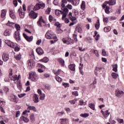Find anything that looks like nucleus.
<instances>
[{"label": "nucleus", "mask_w": 124, "mask_h": 124, "mask_svg": "<svg viewBox=\"0 0 124 124\" xmlns=\"http://www.w3.org/2000/svg\"><path fill=\"white\" fill-rule=\"evenodd\" d=\"M61 13V14H62V20H64V18L66 17V15H67V13H68V9L67 8H64L63 12H62V11L59 10H56L55 11V14L57 16H59Z\"/></svg>", "instance_id": "obj_1"}, {"label": "nucleus", "mask_w": 124, "mask_h": 124, "mask_svg": "<svg viewBox=\"0 0 124 124\" xmlns=\"http://www.w3.org/2000/svg\"><path fill=\"white\" fill-rule=\"evenodd\" d=\"M30 78L31 81L33 82H36L38 79H39V77H38V75L36 74V73L35 72H31L29 74Z\"/></svg>", "instance_id": "obj_2"}, {"label": "nucleus", "mask_w": 124, "mask_h": 124, "mask_svg": "<svg viewBox=\"0 0 124 124\" xmlns=\"http://www.w3.org/2000/svg\"><path fill=\"white\" fill-rule=\"evenodd\" d=\"M45 36L47 39H56L57 38L56 34H54V32L51 31H47Z\"/></svg>", "instance_id": "obj_3"}, {"label": "nucleus", "mask_w": 124, "mask_h": 124, "mask_svg": "<svg viewBox=\"0 0 124 124\" xmlns=\"http://www.w3.org/2000/svg\"><path fill=\"white\" fill-rule=\"evenodd\" d=\"M107 4H109V5H115L116 4V0H109V1H105L102 5L103 8H105Z\"/></svg>", "instance_id": "obj_4"}, {"label": "nucleus", "mask_w": 124, "mask_h": 124, "mask_svg": "<svg viewBox=\"0 0 124 124\" xmlns=\"http://www.w3.org/2000/svg\"><path fill=\"white\" fill-rule=\"evenodd\" d=\"M14 37L15 39V40L17 42L21 41V35H20V31H16L14 34Z\"/></svg>", "instance_id": "obj_5"}, {"label": "nucleus", "mask_w": 124, "mask_h": 124, "mask_svg": "<svg viewBox=\"0 0 124 124\" xmlns=\"http://www.w3.org/2000/svg\"><path fill=\"white\" fill-rule=\"evenodd\" d=\"M45 7V4L44 3H37L34 7L33 10L36 11V10H39L40 8H44Z\"/></svg>", "instance_id": "obj_6"}, {"label": "nucleus", "mask_w": 124, "mask_h": 124, "mask_svg": "<svg viewBox=\"0 0 124 124\" xmlns=\"http://www.w3.org/2000/svg\"><path fill=\"white\" fill-rule=\"evenodd\" d=\"M30 69L33 68V66L35 65V62L32 60H29L27 62Z\"/></svg>", "instance_id": "obj_7"}, {"label": "nucleus", "mask_w": 124, "mask_h": 124, "mask_svg": "<svg viewBox=\"0 0 124 124\" xmlns=\"http://www.w3.org/2000/svg\"><path fill=\"white\" fill-rule=\"evenodd\" d=\"M9 100L13 102H17L18 101V98L16 95L11 94L9 96Z\"/></svg>", "instance_id": "obj_8"}, {"label": "nucleus", "mask_w": 124, "mask_h": 124, "mask_svg": "<svg viewBox=\"0 0 124 124\" xmlns=\"http://www.w3.org/2000/svg\"><path fill=\"white\" fill-rule=\"evenodd\" d=\"M37 92H38V93L39 94L40 99L41 100H44V99H45V96H46L44 93H42V92L40 89H38Z\"/></svg>", "instance_id": "obj_9"}, {"label": "nucleus", "mask_w": 124, "mask_h": 124, "mask_svg": "<svg viewBox=\"0 0 124 124\" xmlns=\"http://www.w3.org/2000/svg\"><path fill=\"white\" fill-rule=\"evenodd\" d=\"M124 92L119 89L116 90L115 91V95L116 96H117V97H122V96L124 95Z\"/></svg>", "instance_id": "obj_10"}, {"label": "nucleus", "mask_w": 124, "mask_h": 124, "mask_svg": "<svg viewBox=\"0 0 124 124\" xmlns=\"http://www.w3.org/2000/svg\"><path fill=\"white\" fill-rule=\"evenodd\" d=\"M29 16L32 19H36L37 18V13H35L33 11H31L29 13Z\"/></svg>", "instance_id": "obj_11"}, {"label": "nucleus", "mask_w": 124, "mask_h": 124, "mask_svg": "<svg viewBox=\"0 0 124 124\" xmlns=\"http://www.w3.org/2000/svg\"><path fill=\"white\" fill-rule=\"evenodd\" d=\"M23 36L25 38V39H26V40L28 41V42H31V41H32V39H33V36H31L30 37H29V36H28L25 33H23Z\"/></svg>", "instance_id": "obj_12"}, {"label": "nucleus", "mask_w": 124, "mask_h": 124, "mask_svg": "<svg viewBox=\"0 0 124 124\" xmlns=\"http://www.w3.org/2000/svg\"><path fill=\"white\" fill-rule=\"evenodd\" d=\"M42 22L44 24H45V21L43 20L42 16H41L39 19V20L37 22V24L39 27H42Z\"/></svg>", "instance_id": "obj_13"}, {"label": "nucleus", "mask_w": 124, "mask_h": 124, "mask_svg": "<svg viewBox=\"0 0 124 124\" xmlns=\"http://www.w3.org/2000/svg\"><path fill=\"white\" fill-rule=\"evenodd\" d=\"M2 59L4 62H7L9 60V55L8 53H4L2 55Z\"/></svg>", "instance_id": "obj_14"}, {"label": "nucleus", "mask_w": 124, "mask_h": 124, "mask_svg": "<svg viewBox=\"0 0 124 124\" xmlns=\"http://www.w3.org/2000/svg\"><path fill=\"white\" fill-rule=\"evenodd\" d=\"M33 101L35 103H37L39 102V96L36 94H34L33 96Z\"/></svg>", "instance_id": "obj_15"}, {"label": "nucleus", "mask_w": 124, "mask_h": 124, "mask_svg": "<svg viewBox=\"0 0 124 124\" xmlns=\"http://www.w3.org/2000/svg\"><path fill=\"white\" fill-rule=\"evenodd\" d=\"M9 11H10V13H9L10 17H11L12 19H13L14 20L15 19H16V16H15V14H14V11L11 10H10Z\"/></svg>", "instance_id": "obj_16"}, {"label": "nucleus", "mask_w": 124, "mask_h": 124, "mask_svg": "<svg viewBox=\"0 0 124 124\" xmlns=\"http://www.w3.org/2000/svg\"><path fill=\"white\" fill-rule=\"evenodd\" d=\"M12 32V31L11 30H7L4 32V35H5V36H10V35H11Z\"/></svg>", "instance_id": "obj_17"}, {"label": "nucleus", "mask_w": 124, "mask_h": 124, "mask_svg": "<svg viewBox=\"0 0 124 124\" xmlns=\"http://www.w3.org/2000/svg\"><path fill=\"white\" fill-rule=\"evenodd\" d=\"M36 51L38 55H43V54H44V51H43V49H42V48H41V47H38L37 48H36Z\"/></svg>", "instance_id": "obj_18"}, {"label": "nucleus", "mask_w": 124, "mask_h": 124, "mask_svg": "<svg viewBox=\"0 0 124 124\" xmlns=\"http://www.w3.org/2000/svg\"><path fill=\"white\" fill-rule=\"evenodd\" d=\"M102 69L101 67H96V69L94 71V73L96 76L98 75V73L100 72V71Z\"/></svg>", "instance_id": "obj_19"}, {"label": "nucleus", "mask_w": 124, "mask_h": 124, "mask_svg": "<svg viewBox=\"0 0 124 124\" xmlns=\"http://www.w3.org/2000/svg\"><path fill=\"white\" fill-rule=\"evenodd\" d=\"M68 68L72 71H75V64H71L68 66Z\"/></svg>", "instance_id": "obj_20"}, {"label": "nucleus", "mask_w": 124, "mask_h": 124, "mask_svg": "<svg viewBox=\"0 0 124 124\" xmlns=\"http://www.w3.org/2000/svg\"><path fill=\"white\" fill-rule=\"evenodd\" d=\"M20 120L21 121H23V122H24L25 123H28L29 121H30L29 118L25 117L24 116L21 117L20 118Z\"/></svg>", "instance_id": "obj_21"}, {"label": "nucleus", "mask_w": 124, "mask_h": 124, "mask_svg": "<svg viewBox=\"0 0 124 124\" xmlns=\"http://www.w3.org/2000/svg\"><path fill=\"white\" fill-rule=\"evenodd\" d=\"M58 61L59 62V63L62 65V66H64V60L62 58H59L58 59Z\"/></svg>", "instance_id": "obj_22"}, {"label": "nucleus", "mask_w": 124, "mask_h": 124, "mask_svg": "<svg viewBox=\"0 0 124 124\" xmlns=\"http://www.w3.org/2000/svg\"><path fill=\"white\" fill-rule=\"evenodd\" d=\"M75 31H77L79 33H82V28H81L79 26H78L75 28Z\"/></svg>", "instance_id": "obj_23"}, {"label": "nucleus", "mask_w": 124, "mask_h": 124, "mask_svg": "<svg viewBox=\"0 0 124 124\" xmlns=\"http://www.w3.org/2000/svg\"><path fill=\"white\" fill-rule=\"evenodd\" d=\"M6 15V10H2L1 11V18H4Z\"/></svg>", "instance_id": "obj_24"}, {"label": "nucleus", "mask_w": 124, "mask_h": 124, "mask_svg": "<svg viewBox=\"0 0 124 124\" xmlns=\"http://www.w3.org/2000/svg\"><path fill=\"white\" fill-rule=\"evenodd\" d=\"M80 7L82 10L86 9V2H85V1H82Z\"/></svg>", "instance_id": "obj_25"}, {"label": "nucleus", "mask_w": 124, "mask_h": 124, "mask_svg": "<svg viewBox=\"0 0 124 124\" xmlns=\"http://www.w3.org/2000/svg\"><path fill=\"white\" fill-rule=\"evenodd\" d=\"M29 110H31L32 111H34V112H36V108L35 107L31 106H28V107Z\"/></svg>", "instance_id": "obj_26"}, {"label": "nucleus", "mask_w": 124, "mask_h": 124, "mask_svg": "<svg viewBox=\"0 0 124 124\" xmlns=\"http://www.w3.org/2000/svg\"><path fill=\"white\" fill-rule=\"evenodd\" d=\"M91 51L92 53H94L95 54V56L97 57H99V54L98 53V51L96 49H91Z\"/></svg>", "instance_id": "obj_27"}, {"label": "nucleus", "mask_w": 124, "mask_h": 124, "mask_svg": "<svg viewBox=\"0 0 124 124\" xmlns=\"http://www.w3.org/2000/svg\"><path fill=\"white\" fill-rule=\"evenodd\" d=\"M112 68L113 71L117 72L118 71V64H115L114 65H112Z\"/></svg>", "instance_id": "obj_28"}, {"label": "nucleus", "mask_w": 124, "mask_h": 124, "mask_svg": "<svg viewBox=\"0 0 124 124\" xmlns=\"http://www.w3.org/2000/svg\"><path fill=\"white\" fill-rule=\"evenodd\" d=\"M15 58L16 60H17V61H20L21 60V54L18 53L16 55H15Z\"/></svg>", "instance_id": "obj_29"}, {"label": "nucleus", "mask_w": 124, "mask_h": 124, "mask_svg": "<svg viewBox=\"0 0 124 124\" xmlns=\"http://www.w3.org/2000/svg\"><path fill=\"white\" fill-rule=\"evenodd\" d=\"M71 43L73 44V43H74V41L70 38H68L67 40V44H70Z\"/></svg>", "instance_id": "obj_30"}, {"label": "nucleus", "mask_w": 124, "mask_h": 124, "mask_svg": "<svg viewBox=\"0 0 124 124\" xmlns=\"http://www.w3.org/2000/svg\"><path fill=\"white\" fill-rule=\"evenodd\" d=\"M62 4H61V6L62 8H64L65 6V3H67V0H62Z\"/></svg>", "instance_id": "obj_31"}, {"label": "nucleus", "mask_w": 124, "mask_h": 124, "mask_svg": "<svg viewBox=\"0 0 124 124\" xmlns=\"http://www.w3.org/2000/svg\"><path fill=\"white\" fill-rule=\"evenodd\" d=\"M72 1L74 5H78L80 3V0H72Z\"/></svg>", "instance_id": "obj_32"}, {"label": "nucleus", "mask_w": 124, "mask_h": 124, "mask_svg": "<svg viewBox=\"0 0 124 124\" xmlns=\"http://www.w3.org/2000/svg\"><path fill=\"white\" fill-rule=\"evenodd\" d=\"M53 73H54V74L56 75V76H58V75H60V73H62V70L58 69V70L56 71H53Z\"/></svg>", "instance_id": "obj_33"}, {"label": "nucleus", "mask_w": 124, "mask_h": 124, "mask_svg": "<svg viewBox=\"0 0 124 124\" xmlns=\"http://www.w3.org/2000/svg\"><path fill=\"white\" fill-rule=\"evenodd\" d=\"M109 115H110V112H109L108 110H107L105 112V113L104 114V115H103V116H104V118H107V117H108V116H109Z\"/></svg>", "instance_id": "obj_34"}, {"label": "nucleus", "mask_w": 124, "mask_h": 124, "mask_svg": "<svg viewBox=\"0 0 124 124\" xmlns=\"http://www.w3.org/2000/svg\"><path fill=\"white\" fill-rule=\"evenodd\" d=\"M104 31L105 32H108V31H111V27H107L104 28Z\"/></svg>", "instance_id": "obj_35"}, {"label": "nucleus", "mask_w": 124, "mask_h": 124, "mask_svg": "<svg viewBox=\"0 0 124 124\" xmlns=\"http://www.w3.org/2000/svg\"><path fill=\"white\" fill-rule=\"evenodd\" d=\"M109 9H110V7L106 5V6L105 7V11L106 13H107V14H109V13H110V11H109Z\"/></svg>", "instance_id": "obj_36"}, {"label": "nucleus", "mask_w": 124, "mask_h": 124, "mask_svg": "<svg viewBox=\"0 0 124 124\" xmlns=\"http://www.w3.org/2000/svg\"><path fill=\"white\" fill-rule=\"evenodd\" d=\"M30 121L31 123H33V122H34L35 121L34 115L32 114L30 115Z\"/></svg>", "instance_id": "obj_37"}, {"label": "nucleus", "mask_w": 124, "mask_h": 124, "mask_svg": "<svg viewBox=\"0 0 124 124\" xmlns=\"http://www.w3.org/2000/svg\"><path fill=\"white\" fill-rule=\"evenodd\" d=\"M89 107H90V108L92 109V110H95V108H94L95 107L94 104L93 103L89 104Z\"/></svg>", "instance_id": "obj_38"}, {"label": "nucleus", "mask_w": 124, "mask_h": 124, "mask_svg": "<svg viewBox=\"0 0 124 124\" xmlns=\"http://www.w3.org/2000/svg\"><path fill=\"white\" fill-rule=\"evenodd\" d=\"M80 117H82L83 118H87L90 116V114L89 113H84V114H81L80 115Z\"/></svg>", "instance_id": "obj_39"}, {"label": "nucleus", "mask_w": 124, "mask_h": 124, "mask_svg": "<svg viewBox=\"0 0 124 124\" xmlns=\"http://www.w3.org/2000/svg\"><path fill=\"white\" fill-rule=\"evenodd\" d=\"M61 120V124H66V121H67V119H62Z\"/></svg>", "instance_id": "obj_40"}, {"label": "nucleus", "mask_w": 124, "mask_h": 124, "mask_svg": "<svg viewBox=\"0 0 124 124\" xmlns=\"http://www.w3.org/2000/svg\"><path fill=\"white\" fill-rule=\"evenodd\" d=\"M42 61L43 62H49V58L47 57H45L42 60Z\"/></svg>", "instance_id": "obj_41"}, {"label": "nucleus", "mask_w": 124, "mask_h": 124, "mask_svg": "<svg viewBox=\"0 0 124 124\" xmlns=\"http://www.w3.org/2000/svg\"><path fill=\"white\" fill-rule=\"evenodd\" d=\"M19 16L20 17V18H21L22 19H23V18H24L25 17V13L24 12H19Z\"/></svg>", "instance_id": "obj_42"}, {"label": "nucleus", "mask_w": 124, "mask_h": 124, "mask_svg": "<svg viewBox=\"0 0 124 124\" xmlns=\"http://www.w3.org/2000/svg\"><path fill=\"white\" fill-rule=\"evenodd\" d=\"M12 80L13 81H16L17 80H19V78H18V76L15 75L13 76V78H12Z\"/></svg>", "instance_id": "obj_43"}, {"label": "nucleus", "mask_w": 124, "mask_h": 124, "mask_svg": "<svg viewBox=\"0 0 124 124\" xmlns=\"http://www.w3.org/2000/svg\"><path fill=\"white\" fill-rule=\"evenodd\" d=\"M73 37L74 38L75 42H78V39H77V34H74Z\"/></svg>", "instance_id": "obj_44"}, {"label": "nucleus", "mask_w": 124, "mask_h": 124, "mask_svg": "<svg viewBox=\"0 0 124 124\" xmlns=\"http://www.w3.org/2000/svg\"><path fill=\"white\" fill-rule=\"evenodd\" d=\"M55 78L56 81H57V82H62V78H60V77H59L58 76H57Z\"/></svg>", "instance_id": "obj_45"}, {"label": "nucleus", "mask_w": 124, "mask_h": 124, "mask_svg": "<svg viewBox=\"0 0 124 124\" xmlns=\"http://www.w3.org/2000/svg\"><path fill=\"white\" fill-rule=\"evenodd\" d=\"M111 76L113 79H117L118 77V75H117L115 73H112Z\"/></svg>", "instance_id": "obj_46"}, {"label": "nucleus", "mask_w": 124, "mask_h": 124, "mask_svg": "<svg viewBox=\"0 0 124 124\" xmlns=\"http://www.w3.org/2000/svg\"><path fill=\"white\" fill-rule=\"evenodd\" d=\"M5 43L8 46H9V47L10 46V44H11V41L8 40H6L5 41Z\"/></svg>", "instance_id": "obj_47"}, {"label": "nucleus", "mask_w": 124, "mask_h": 124, "mask_svg": "<svg viewBox=\"0 0 124 124\" xmlns=\"http://www.w3.org/2000/svg\"><path fill=\"white\" fill-rule=\"evenodd\" d=\"M79 105H86V102H84L83 100H80L79 101Z\"/></svg>", "instance_id": "obj_48"}, {"label": "nucleus", "mask_w": 124, "mask_h": 124, "mask_svg": "<svg viewBox=\"0 0 124 124\" xmlns=\"http://www.w3.org/2000/svg\"><path fill=\"white\" fill-rule=\"evenodd\" d=\"M15 28L16 31H20V29H21V27H20V25H19V24H16Z\"/></svg>", "instance_id": "obj_49"}, {"label": "nucleus", "mask_w": 124, "mask_h": 124, "mask_svg": "<svg viewBox=\"0 0 124 124\" xmlns=\"http://www.w3.org/2000/svg\"><path fill=\"white\" fill-rule=\"evenodd\" d=\"M76 101H77V99H75L73 100H70L69 101V102H70V103H71V104H75V103H76Z\"/></svg>", "instance_id": "obj_50"}, {"label": "nucleus", "mask_w": 124, "mask_h": 124, "mask_svg": "<svg viewBox=\"0 0 124 124\" xmlns=\"http://www.w3.org/2000/svg\"><path fill=\"white\" fill-rule=\"evenodd\" d=\"M53 4H54V5H60V3H59V0H54Z\"/></svg>", "instance_id": "obj_51"}, {"label": "nucleus", "mask_w": 124, "mask_h": 124, "mask_svg": "<svg viewBox=\"0 0 124 124\" xmlns=\"http://www.w3.org/2000/svg\"><path fill=\"white\" fill-rule=\"evenodd\" d=\"M62 86H63V87H64V88H67L68 87H69V84L65 83V82H63L62 83Z\"/></svg>", "instance_id": "obj_52"}, {"label": "nucleus", "mask_w": 124, "mask_h": 124, "mask_svg": "<svg viewBox=\"0 0 124 124\" xmlns=\"http://www.w3.org/2000/svg\"><path fill=\"white\" fill-rule=\"evenodd\" d=\"M117 121L120 124H123V123H124V119H121L120 118H117Z\"/></svg>", "instance_id": "obj_53"}, {"label": "nucleus", "mask_w": 124, "mask_h": 124, "mask_svg": "<svg viewBox=\"0 0 124 124\" xmlns=\"http://www.w3.org/2000/svg\"><path fill=\"white\" fill-rule=\"evenodd\" d=\"M10 47L11 48H15V44H14V43L11 42V44L10 45Z\"/></svg>", "instance_id": "obj_54"}, {"label": "nucleus", "mask_w": 124, "mask_h": 124, "mask_svg": "<svg viewBox=\"0 0 124 124\" xmlns=\"http://www.w3.org/2000/svg\"><path fill=\"white\" fill-rule=\"evenodd\" d=\"M51 12V8H48L46 11V14H50V13Z\"/></svg>", "instance_id": "obj_55"}, {"label": "nucleus", "mask_w": 124, "mask_h": 124, "mask_svg": "<svg viewBox=\"0 0 124 124\" xmlns=\"http://www.w3.org/2000/svg\"><path fill=\"white\" fill-rule=\"evenodd\" d=\"M13 71V70H12V69H10V72H9V78H11V76H12V75H13V74L12 73Z\"/></svg>", "instance_id": "obj_56"}, {"label": "nucleus", "mask_w": 124, "mask_h": 124, "mask_svg": "<svg viewBox=\"0 0 124 124\" xmlns=\"http://www.w3.org/2000/svg\"><path fill=\"white\" fill-rule=\"evenodd\" d=\"M102 53L103 56H107V54L106 53V51H105V49H102Z\"/></svg>", "instance_id": "obj_57"}, {"label": "nucleus", "mask_w": 124, "mask_h": 124, "mask_svg": "<svg viewBox=\"0 0 124 124\" xmlns=\"http://www.w3.org/2000/svg\"><path fill=\"white\" fill-rule=\"evenodd\" d=\"M17 87L19 91H22V85H21V84H17Z\"/></svg>", "instance_id": "obj_58"}, {"label": "nucleus", "mask_w": 124, "mask_h": 124, "mask_svg": "<svg viewBox=\"0 0 124 124\" xmlns=\"http://www.w3.org/2000/svg\"><path fill=\"white\" fill-rule=\"evenodd\" d=\"M73 95H75V96H78V91H74L72 93Z\"/></svg>", "instance_id": "obj_59"}, {"label": "nucleus", "mask_w": 124, "mask_h": 124, "mask_svg": "<svg viewBox=\"0 0 124 124\" xmlns=\"http://www.w3.org/2000/svg\"><path fill=\"white\" fill-rule=\"evenodd\" d=\"M62 31H63L62 30L59 28L57 30V33L61 34V33H62Z\"/></svg>", "instance_id": "obj_60"}, {"label": "nucleus", "mask_w": 124, "mask_h": 124, "mask_svg": "<svg viewBox=\"0 0 124 124\" xmlns=\"http://www.w3.org/2000/svg\"><path fill=\"white\" fill-rule=\"evenodd\" d=\"M13 4L16 7L18 5V2L17 1V0H14Z\"/></svg>", "instance_id": "obj_61"}, {"label": "nucleus", "mask_w": 124, "mask_h": 124, "mask_svg": "<svg viewBox=\"0 0 124 124\" xmlns=\"http://www.w3.org/2000/svg\"><path fill=\"white\" fill-rule=\"evenodd\" d=\"M58 116H59V117H62L63 115H64V112H58Z\"/></svg>", "instance_id": "obj_62"}, {"label": "nucleus", "mask_w": 124, "mask_h": 124, "mask_svg": "<svg viewBox=\"0 0 124 124\" xmlns=\"http://www.w3.org/2000/svg\"><path fill=\"white\" fill-rule=\"evenodd\" d=\"M103 21H104V23H108L109 20L108 19V18L104 17L103 18Z\"/></svg>", "instance_id": "obj_63"}, {"label": "nucleus", "mask_w": 124, "mask_h": 124, "mask_svg": "<svg viewBox=\"0 0 124 124\" xmlns=\"http://www.w3.org/2000/svg\"><path fill=\"white\" fill-rule=\"evenodd\" d=\"M25 95H26V93H21V94H18V97L20 98H21V97H23V96H25Z\"/></svg>", "instance_id": "obj_64"}]
</instances>
